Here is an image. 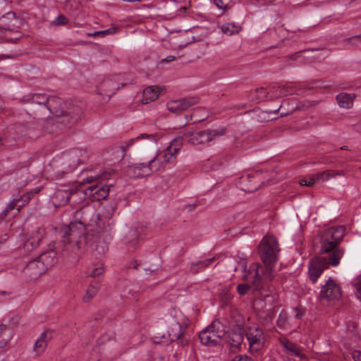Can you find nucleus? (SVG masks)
<instances>
[{
  "mask_svg": "<svg viewBox=\"0 0 361 361\" xmlns=\"http://www.w3.org/2000/svg\"><path fill=\"white\" fill-rule=\"evenodd\" d=\"M345 233L343 226L330 227L322 231L314 240V248L320 256L312 258L308 264L309 277L315 283L324 270L329 266L337 267L345 254L340 246Z\"/></svg>",
  "mask_w": 361,
  "mask_h": 361,
  "instance_id": "f257e3e1",
  "label": "nucleus"
},
{
  "mask_svg": "<svg viewBox=\"0 0 361 361\" xmlns=\"http://www.w3.org/2000/svg\"><path fill=\"white\" fill-rule=\"evenodd\" d=\"M279 251L276 238L271 235L264 236L259 245V254L266 268L264 269L257 263H253L247 271V266L243 264V280L252 282L256 289L263 288L264 283L274 278L272 267L277 262Z\"/></svg>",
  "mask_w": 361,
  "mask_h": 361,
  "instance_id": "f03ea898",
  "label": "nucleus"
},
{
  "mask_svg": "<svg viewBox=\"0 0 361 361\" xmlns=\"http://www.w3.org/2000/svg\"><path fill=\"white\" fill-rule=\"evenodd\" d=\"M59 242L63 259L71 265H75L84 253L87 244L85 223L82 221L71 222L61 229Z\"/></svg>",
  "mask_w": 361,
  "mask_h": 361,
  "instance_id": "7ed1b4c3",
  "label": "nucleus"
},
{
  "mask_svg": "<svg viewBox=\"0 0 361 361\" xmlns=\"http://www.w3.org/2000/svg\"><path fill=\"white\" fill-rule=\"evenodd\" d=\"M112 183L103 184L101 182L92 184L85 189L83 191L75 190H62L56 192V197L59 199L63 204L70 202L72 196L82 192L86 197H89L92 202H99L105 200L110 191V187Z\"/></svg>",
  "mask_w": 361,
  "mask_h": 361,
  "instance_id": "20e7f679",
  "label": "nucleus"
},
{
  "mask_svg": "<svg viewBox=\"0 0 361 361\" xmlns=\"http://www.w3.org/2000/svg\"><path fill=\"white\" fill-rule=\"evenodd\" d=\"M82 111L79 106H73L68 111V114L63 116H55L48 120L45 125V131L49 134H59L66 129L71 128L82 116Z\"/></svg>",
  "mask_w": 361,
  "mask_h": 361,
  "instance_id": "39448f33",
  "label": "nucleus"
},
{
  "mask_svg": "<svg viewBox=\"0 0 361 361\" xmlns=\"http://www.w3.org/2000/svg\"><path fill=\"white\" fill-rule=\"evenodd\" d=\"M85 150L75 149L64 154L59 166L54 170V177L56 180L63 178L72 173L79 164L85 161Z\"/></svg>",
  "mask_w": 361,
  "mask_h": 361,
  "instance_id": "423d86ee",
  "label": "nucleus"
},
{
  "mask_svg": "<svg viewBox=\"0 0 361 361\" xmlns=\"http://www.w3.org/2000/svg\"><path fill=\"white\" fill-rule=\"evenodd\" d=\"M341 296V292L339 286L331 278L322 286L318 295V298L322 302H326L329 304L334 303Z\"/></svg>",
  "mask_w": 361,
  "mask_h": 361,
  "instance_id": "0eeeda50",
  "label": "nucleus"
},
{
  "mask_svg": "<svg viewBox=\"0 0 361 361\" xmlns=\"http://www.w3.org/2000/svg\"><path fill=\"white\" fill-rule=\"evenodd\" d=\"M247 340L249 343L250 350L252 353H257L262 349L265 338L263 331L257 326L247 327L245 331Z\"/></svg>",
  "mask_w": 361,
  "mask_h": 361,
  "instance_id": "6e6552de",
  "label": "nucleus"
},
{
  "mask_svg": "<svg viewBox=\"0 0 361 361\" xmlns=\"http://www.w3.org/2000/svg\"><path fill=\"white\" fill-rule=\"evenodd\" d=\"M73 106H75L71 103H67L61 98L51 95L49 97L47 106H46V111L55 116H63L68 114V111Z\"/></svg>",
  "mask_w": 361,
  "mask_h": 361,
  "instance_id": "1a4fd4ad",
  "label": "nucleus"
},
{
  "mask_svg": "<svg viewBox=\"0 0 361 361\" xmlns=\"http://www.w3.org/2000/svg\"><path fill=\"white\" fill-rule=\"evenodd\" d=\"M199 101L200 98L198 97H184L168 102L167 108L169 111L180 114L182 111L197 104Z\"/></svg>",
  "mask_w": 361,
  "mask_h": 361,
  "instance_id": "9d476101",
  "label": "nucleus"
},
{
  "mask_svg": "<svg viewBox=\"0 0 361 361\" xmlns=\"http://www.w3.org/2000/svg\"><path fill=\"white\" fill-rule=\"evenodd\" d=\"M125 171L130 178H140L151 175L152 168L149 167L147 163H139L128 165Z\"/></svg>",
  "mask_w": 361,
  "mask_h": 361,
  "instance_id": "9b49d317",
  "label": "nucleus"
},
{
  "mask_svg": "<svg viewBox=\"0 0 361 361\" xmlns=\"http://www.w3.org/2000/svg\"><path fill=\"white\" fill-rule=\"evenodd\" d=\"M168 341H176L178 345H185L188 343L189 338L182 331L180 324L178 322H174L168 330V340L166 342Z\"/></svg>",
  "mask_w": 361,
  "mask_h": 361,
  "instance_id": "f8f14e48",
  "label": "nucleus"
},
{
  "mask_svg": "<svg viewBox=\"0 0 361 361\" xmlns=\"http://www.w3.org/2000/svg\"><path fill=\"white\" fill-rule=\"evenodd\" d=\"M47 271L39 260L35 258L30 261L23 269L24 274L30 280H35Z\"/></svg>",
  "mask_w": 361,
  "mask_h": 361,
  "instance_id": "ddd939ff",
  "label": "nucleus"
},
{
  "mask_svg": "<svg viewBox=\"0 0 361 361\" xmlns=\"http://www.w3.org/2000/svg\"><path fill=\"white\" fill-rule=\"evenodd\" d=\"M44 238V232L40 228L31 232L26 238L23 243V249L25 251L30 252L37 247Z\"/></svg>",
  "mask_w": 361,
  "mask_h": 361,
  "instance_id": "4468645a",
  "label": "nucleus"
},
{
  "mask_svg": "<svg viewBox=\"0 0 361 361\" xmlns=\"http://www.w3.org/2000/svg\"><path fill=\"white\" fill-rule=\"evenodd\" d=\"M36 258L44 267L46 271L52 267L58 261L56 252L52 248H49V250L44 251Z\"/></svg>",
  "mask_w": 361,
  "mask_h": 361,
  "instance_id": "2eb2a0df",
  "label": "nucleus"
},
{
  "mask_svg": "<svg viewBox=\"0 0 361 361\" xmlns=\"http://www.w3.org/2000/svg\"><path fill=\"white\" fill-rule=\"evenodd\" d=\"M49 97V95H47L46 94H29L27 95H25L24 97H23L20 101L23 103L37 104L40 107L46 110V106H47Z\"/></svg>",
  "mask_w": 361,
  "mask_h": 361,
  "instance_id": "dca6fc26",
  "label": "nucleus"
},
{
  "mask_svg": "<svg viewBox=\"0 0 361 361\" xmlns=\"http://www.w3.org/2000/svg\"><path fill=\"white\" fill-rule=\"evenodd\" d=\"M226 129L221 128L218 129H208L200 131L199 138L201 144L208 143L213 140L225 135Z\"/></svg>",
  "mask_w": 361,
  "mask_h": 361,
  "instance_id": "f3484780",
  "label": "nucleus"
},
{
  "mask_svg": "<svg viewBox=\"0 0 361 361\" xmlns=\"http://www.w3.org/2000/svg\"><path fill=\"white\" fill-rule=\"evenodd\" d=\"M259 174L257 173L254 175L253 173H248L246 176H242L238 180L239 185L242 186L241 189L245 192H252L257 190L258 185H253L252 182L258 178Z\"/></svg>",
  "mask_w": 361,
  "mask_h": 361,
  "instance_id": "a211bd4d",
  "label": "nucleus"
},
{
  "mask_svg": "<svg viewBox=\"0 0 361 361\" xmlns=\"http://www.w3.org/2000/svg\"><path fill=\"white\" fill-rule=\"evenodd\" d=\"M199 338L201 343L204 345L216 346L220 343L219 338H217L208 326L200 332Z\"/></svg>",
  "mask_w": 361,
  "mask_h": 361,
  "instance_id": "6ab92c4d",
  "label": "nucleus"
},
{
  "mask_svg": "<svg viewBox=\"0 0 361 361\" xmlns=\"http://www.w3.org/2000/svg\"><path fill=\"white\" fill-rule=\"evenodd\" d=\"M245 331L239 326L233 329L228 335V343L231 348H238L240 347L244 340Z\"/></svg>",
  "mask_w": 361,
  "mask_h": 361,
  "instance_id": "aec40b11",
  "label": "nucleus"
},
{
  "mask_svg": "<svg viewBox=\"0 0 361 361\" xmlns=\"http://www.w3.org/2000/svg\"><path fill=\"white\" fill-rule=\"evenodd\" d=\"M52 338V331L50 330H47L43 331L34 345V350L37 354H42L46 349L47 346L48 342Z\"/></svg>",
  "mask_w": 361,
  "mask_h": 361,
  "instance_id": "412c9836",
  "label": "nucleus"
},
{
  "mask_svg": "<svg viewBox=\"0 0 361 361\" xmlns=\"http://www.w3.org/2000/svg\"><path fill=\"white\" fill-rule=\"evenodd\" d=\"M355 97L356 95L353 93L341 92L336 96V99L341 108L349 109L353 107Z\"/></svg>",
  "mask_w": 361,
  "mask_h": 361,
  "instance_id": "4be33fe9",
  "label": "nucleus"
},
{
  "mask_svg": "<svg viewBox=\"0 0 361 361\" xmlns=\"http://www.w3.org/2000/svg\"><path fill=\"white\" fill-rule=\"evenodd\" d=\"M13 336V329L8 327L7 324L0 325V349L4 348L8 345Z\"/></svg>",
  "mask_w": 361,
  "mask_h": 361,
  "instance_id": "5701e85b",
  "label": "nucleus"
},
{
  "mask_svg": "<svg viewBox=\"0 0 361 361\" xmlns=\"http://www.w3.org/2000/svg\"><path fill=\"white\" fill-rule=\"evenodd\" d=\"M280 343L289 354L298 357H301L302 355L300 348L297 344L289 341L288 338H281L280 340Z\"/></svg>",
  "mask_w": 361,
  "mask_h": 361,
  "instance_id": "b1692460",
  "label": "nucleus"
},
{
  "mask_svg": "<svg viewBox=\"0 0 361 361\" xmlns=\"http://www.w3.org/2000/svg\"><path fill=\"white\" fill-rule=\"evenodd\" d=\"M160 89L158 86H151L143 90L142 102L148 104L156 99L159 94Z\"/></svg>",
  "mask_w": 361,
  "mask_h": 361,
  "instance_id": "393cba45",
  "label": "nucleus"
},
{
  "mask_svg": "<svg viewBox=\"0 0 361 361\" xmlns=\"http://www.w3.org/2000/svg\"><path fill=\"white\" fill-rule=\"evenodd\" d=\"M277 326L282 330H288L291 328L290 317L285 310H282L278 317Z\"/></svg>",
  "mask_w": 361,
  "mask_h": 361,
  "instance_id": "a878e982",
  "label": "nucleus"
},
{
  "mask_svg": "<svg viewBox=\"0 0 361 361\" xmlns=\"http://www.w3.org/2000/svg\"><path fill=\"white\" fill-rule=\"evenodd\" d=\"M209 329L212 331L214 334L219 338V341L225 336L226 329L224 325L219 320L214 321L208 326Z\"/></svg>",
  "mask_w": 361,
  "mask_h": 361,
  "instance_id": "bb28decb",
  "label": "nucleus"
},
{
  "mask_svg": "<svg viewBox=\"0 0 361 361\" xmlns=\"http://www.w3.org/2000/svg\"><path fill=\"white\" fill-rule=\"evenodd\" d=\"M215 260L214 257L206 259L204 260L199 261L196 263H192L191 264L190 270L194 274L198 273L200 271H202L212 263H213Z\"/></svg>",
  "mask_w": 361,
  "mask_h": 361,
  "instance_id": "cd10ccee",
  "label": "nucleus"
},
{
  "mask_svg": "<svg viewBox=\"0 0 361 361\" xmlns=\"http://www.w3.org/2000/svg\"><path fill=\"white\" fill-rule=\"evenodd\" d=\"M116 85L111 79H105L100 85V90L108 92V96L110 97L111 94L115 93V90L117 89Z\"/></svg>",
  "mask_w": 361,
  "mask_h": 361,
  "instance_id": "c85d7f7f",
  "label": "nucleus"
},
{
  "mask_svg": "<svg viewBox=\"0 0 361 361\" xmlns=\"http://www.w3.org/2000/svg\"><path fill=\"white\" fill-rule=\"evenodd\" d=\"M8 20H11V22L12 21L17 22L18 19L16 18L15 14L13 13H8L6 16H4L2 17V18L1 19V25L4 26V29H5L6 30H13L15 23H13L11 25H10V24L7 25L6 23Z\"/></svg>",
  "mask_w": 361,
  "mask_h": 361,
  "instance_id": "c756f323",
  "label": "nucleus"
},
{
  "mask_svg": "<svg viewBox=\"0 0 361 361\" xmlns=\"http://www.w3.org/2000/svg\"><path fill=\"white\" fill-rule=\"evenodd\" d=\"M161 157H159V155H157L147 161V165L149 168H152V173L159 171L162 167L163 161L161 160Z\"/></svg>",
  "mask_w": 361,
  "mask_h": 361,
  "instance_id": "7c9ffc66",
  "label": "nucleus"
},
{
  "mask_svg": "<svg viewBox=\"0 0 361 361\" xmlns=\"http://www.w3.org/2000/svg\"><path fill=\"white\" fill-rule=\"evenodd\" d=\"M109 173H107L106 172H104V173H102L101 175H90V176H87L86 178H83L82 179V183H93L94 181H97L99 179H101L102 180H109Z\"/></svg>",
  "mask_w": 361,
  "mask_h": 361,
  "instance_id": "2f4dec72",
  "label": "nucleus"
},
{
  "mask_svg": "<svg viewBox=\"0 0 361 361\" xmlns=\"http://www.w3.org/2000/svg\"><path fill=\"white\" fill-rule=\"evenodd\" d=\"M176 152L172 151L171 148L167 147L165 150L163 152V154L161 157L164 159V162L165 163H173L176 159L177 156Z\"/></svg>",
  "mask_w": 361,
  "mask_h": 361,
  "instance_id": "473e14b6",
  "label": "nucleus"
},
{
  "mask_svg": "<svg viewBox=\"0 0 361 361\" xmlns=\"http://www.w3.org/2000/svg\"><path fill=\"white\" fill-rule=\"evenodd\" d=\"M221 30L224 33L231 35L234 33H238L240 29L239 26L235 25L234 23H228L222 25Z\"/></svg>",
  "mask_w": 361,
  "mask_h": 361,
  "instance_id": "72a5a7b5",
  "label": "nucleus"
},
{
  "mask_svg": "<svg viewBox=\"0 0 361 361\" xmlns=\"http://www.w3.org/2000/svg\"><path fill=\"white\" fill-rule=\"evenodd\" d=\"M20 317L18 315H14L10 318H5L2 320V324H7L8 327L13 330L20 323Z\"/></svg>",
  "mask_w": 361,
  "mask_h": 361,
  "instance_id": "f704fd0d",
  "label": "nucleus"
},
{
  "mask_svg": "<svg viewBox=\"0 0 361 361\" xmlns=\"http://www.w3.org/2000/svg\"><path fill=\"white\" fill-rule=\"evenodd\" d=\"M183 139H184L183 137H176L171 142L170 145L168 147L169 148H171L173 153L174 152L178 153L181 149L182 145H183Z\"/></svg>",
  "mask_w": 361,
  "mask_h": 361,
  "instance_id": "c9c22d12",
  "label": "nucleus"
},
{
  "mask_svg": "<svg viewBox=\"0 0 361 361\" xmlns=\"http://www.w3.org/2000/svg\"><path fill=\"white\" fill-rule=\"evenodd\" d=\"M97 293V286L91 285L87 290L86 294L83 298V301L88 302Z\"/></svg>",
  "mask_w": 361,
  "mask_h": 361,
  "instance_id": "e433bc0d",
  "label": "nucleus"
},
{
  "mask_svg": "<svg viewBox=\"0 0 361 361\" xmlns=\"http://www.w3.org/2000/svg\"><path fill=\"white\" fill-rule=\"evenodd\" d=\"M332 176L333 175H331V172L330 171H324L316 173V180H317V183L327 181L332 178Z\"/></svg>",
  "mask_w": 361,
  "mask_h": 361,
  "instance_id": "4c0bfd02",
  "label": "nucleus"
},
{
  "mask_svg": "<svg viewBox=\"0 0 361 361\" xmlns=\"http://www.w3.org/2000/svg\"><path fill=\"white\" fill-rule=\"evenodd\" d=\"M247 283H240L239 284L237 288H236V290L237 292L240 295H245L248 290H250V285L249 283H251V286L253 287V288L255 290H257L256 288H255V287L253 286L252 282L250 281H247V280H245Z\"/></svg>",
  "mask_w": 361,
  "mask_h": 361,
  "instance_id": "58836bf2",
  "label": "nucleus"
},
{
  "mask_svg": "<svg viewBox=\"0 0 361 361\" xmlns=\"http://www.w3.org/2000/svg\"><path fill=\"white\" fill-rule=\"evenodd\" d=\"M89 275L91 277H97L102 275L104 272L103 264H99L97 267L90 268L88 271Z\"/></svg>",
  "mask_w": 361,
  "mask_h": 361,
  "instance_id": "ea45409f",
  "label": "nucleus"
},
{
  "mask_svg": "<svg viewBox=\"0 0 361 361\" xmlns=\"http://www.w3.org/2000/svg\"><path fill=\"white\" fill-rule=\"evenodd\" d=\"M255 92L257 94L256 99L257 100H263L267 98L268 97V92H267L266 89L263 87L256 89Z\"/></svg>",
  "mask_w": 361,
  "mask_h": 361,
  "instance_id": "a19ab883",
  "label": "nucleus"
},
{
  "mask_svg": "<svg viewBox=\"0 0 361 361\" xmlns=\"http://www.w3.org/2000/svg\"><path fill=\"white\" fill-rule=\"evenodd\" d=\"M116 28L115 27H113V28H109V29H106V30H101V31H96L94 32V33L92 34H90V36H97V35H100V36H105L106 35H112L114 33H115L116 32Z\"/></svg>",
  "mask_w": 361,
  "mask_h": 361,
  "instance_id": "79ce46f5",
  "label": "nucleus"
},
{
  "mask_svg": "<svg viewBox=\"0 0 361 361\" xmlns=\"http://www.w3.org/2000/svg\"><path fill=\"white\" fill-rule=\"evenodd\" d=\"M68 19L63 15H59L53 22L54 25H64L67 24Z\"/></svg>",
  "mask_w": 361,
  "mask_h": 361,
  "instance_id": "37998d69",
  "label": "nucleus"
},
{
  "mask_svg": "<svg viewBox=\"0 0 361 361\" xmlns=\"http://www.w3.org/2000/svg\"><path fill=\"white\" fill-rule=\"evenodd\" d=\"M195 131L193 128H186L182 131V134L183 135V138L187 140L189 143V140L194 136Z\"/></svg>",
  "mask_w": 361,
  "mask_h": 361,
  "instance_id": "c03bdc74",
  "label": "nucleus"
},
{
  "mask_svg": "<svg viewBox=\"0 0 361 361\" xmlns=\"http://www.w3.org/2000/svg\"><path fill=\"white\" fill-rule=\"evenodd\" d=\"M295 312V318L298 319H302L305 314V311L301 306H298L293 309Z\"/></svg>",
  "mask_w": 361,
  "mask_h": 361,
  "instance_id": "a18cd8bd",
  "label": "nucleus"
},
{
  "mask_svg": "<svg viewBox=\"0 0 361 361\" xmlns=\"http://www.w3.org/2000/svg\"><path fill=\"white\" fill-rule=\"evenodd\" d=\"M18 202V200H13L12 202H11L6 207V208L4 210V212H2V215L4 216H6L7 215V213L10 211V210H12V209H14L16 206V203Z\"/></svg>",
  "mask_w": 361,
  "mask_h": 361,
  "instance_id": "49530a36",
  "label": "nucleus"
},
{
  "mask_svg": "<svg viewBox=\"0 0 361 361\" xmlns=\"http://www.w3.org/2000/svg\"><path fill=\"white\" fill-rule=\"evenodd\" d=\"M200 131L195 133L194 136L189 140V143L193 145H201L200 140Z\"/></svg>",
  "mask_w": 361,
  "mask_h": 361,
  "instance_id": "de8ad7c7",
  "label": "nucleus"
},
{
  "mask_svg": "<svg viewBox=\"0 0 361 361\" xmlns=\"http://www.w3.org/2000/svg\"><path fill=\"white\" fill-rule=\"evenodd\" d=\"M214 4L220 9H224L226 7V2L224 0H212Z\"/></svg>",
  "mask_w": 361,
  "mask_h": 361,
  "instance_id": "09e8293b",
  "label": "nucleus"
},
{
  "mask_svg": "<svg viewBox=\"0 0 361 361\" xmlns=\"http://www.w3.org/2000/svg\"><path fill=\"white\" fill-rule=\"evenodd\" d=\"M307 186L310 187L313 185L314 183H317V180H316V173L310 175L307 177Z\"/></svg>",
  "mask_w": 361,
  "mask_h": 361,
  "instance_id": "8fccbe9b",
  "label": "nucleus"
},
{
  "mask_svg": "<svg viewBox=\"0 0 361 361\" xmlns=\"http://www.w3.org/2000/svg\"><path fill=\"white\" fill-rule=\"evenodd\" d=\"M353 357L355 361H361V351L353 352Z\"/></svg>",
  "mask_w": 361,
  "mask_h": 361,
  "instance_id": "3c124183",
  "label": "nucleus"
},
{
  "mask_svg": "<svg viewBox=\"0 0 361 361\" xmlns=\"http://www.w3.org/2000/svg\"><path fill=\"white\" fill-rule=\"evenodd\" d=\"M233 361H252L250 358L247 357H243L242 356H235Z\"/></svg>",
  "mask_w": 361,
  "mask_h": 361,
  "instance_id": "603ef678",
  "label": "nucleus"
},
{
  "mask_svg": "<svg viewBox=\"0 0 361 361\" xmlns=\"http://www.w3.org/2000/svg\"><path fill=\"white\" fill-rule=\"evenodd\" d=\"M145 137H150L151 139L154 138V136L152 134H147V133H142L139 136L136 137L137 140L143 139Z\"/></svg>",
  "mask_w": 361,
  "mask_h": 361,
  "instance_id": "864d4df0",
  "label": "nucleus"
},
{
  "mask_svg": "<svg viewBox=\"0 0 361 361\" xmlns=\"http://www.w3.org/2000/svg\"><path fill=\"white\" fill-rule=\"evenodd\" d=\"M330 171L331 172V175H333L332 178H335L337 176H341L345 175V173L343 171Z\"/></svg>",
  "mask_w": 361,
  "mask_h": 361,
  "instance_id": "5fc2aeb1",
  "label": "nucleus"
},
{
  "mask_svg": "<svg viewBox=\"0 0 361 361\" xmlns=\"http://www.w3.org/2000/svg\"><path fill=\"white\" fill-rule=\"evenodd\" d=\"M128 234L130 237L135 238V239L137 238V231L135 229L130 230Z\"/></svg>",
  "mask_w": 361,
  "mask_h": 361,
  "instance_id": "6e6d98bb",
  "label": "nucleus"
},
{
  "mask_svg": "<svg viewBox=\"0 0 361 361\" xmlns=\"http://www.w3.org/2000/svg\"><path fill=\"white\" fill-rule=\"evenodd\" d=\"M348 41L353 45H358V44H361V42H360L357 40H353L352 37L348 38Z\"/></svg>",
  "mask_w": 361,
  "mask_h": 361,
  "instance_id": "4d7b16f0",
  "label": "nucleus"
},
{
  "mask_svg": "<svg viewBox=\"0 0 361 361\" xmlns=\"http://www.w3.org/2000/svg\"><path fill=\"white\" fill-rule=\"evenodd\" d=\"M355 287L357 292H359L361 294V280L355 283Z\"/></svg>",
  "mask_w": 361,
  "mask_h": 361,
  "instance_id": "13d9d810",
  "label": "nucleus"
},
{
  "mask_svg": "<svg viewBox=\"0 0 361 361\" xmlns=\"http://www.w3.org/2000/svg\"><path fill=\"white\" fill-rule=\"evenodd\" d=\"M307 178H302L300 180V184L301 185H305V186H307Z\"/></svg>",
  "mask_w": 361,
  "mask_h": 361,
  "instance_id": "bf43d9fd",
  "label": "nucleus"
},
{
  "mask_svg": "<svg viewBox=\"0 0 361 361\" xmlns=\"http://www.w3.org/2000/svg\"><path fill=\"white\" fill-rule=\"evenodd\" d=\"M174 59H175L174 56H169L166 59H163L162 61H166V62H171V61H173Z\"/></svg>",
  "mask_w": 361,
  "mask_h": 361,
  "instance_id": "052dcab7",
  "label": "nucleus"
},
{
  "mask_svg": "<svg viewBox=\"0 0 361 361\" xmlns=\"http://www.w3.org/2000/svg\"><path fill=\"white\" fill-rule=\"evenodd\" d=\"M286 104H288V102L287 100H283L282 102V104L280 106V107L279 109H277L276 111H274V112H276V111H279L280 109L283 108L284 106V105Z\"/></svg>",
  "mask_w": 361,
  "mask_h": 361,
  "instance_id": "680f3d73",
  "label": "nucleus"
},
{
  "mask_svg": "<svg viewBox=\"0 0 361 361\" xmlns=\"http://www.w3.org/2000/svg\"><path fill=\"white\" fill-rule=\"evenodd\" d=\"M352 39L353 40H357L360 42H361V34L359 35H356V36L352 37Z\"/></svg>",
  "mask_w": 361,
  "mask_h": 361,
  "instance_id": "e2e57ef3",
  "label": "nucleus"
},
{
  "mask_svg": "<svg viewBox=\"0 0 361 361\" xmlns=\"http://www.w3.org/2000/svg\"><path fill=\"white\" fill-rule=\"evenodd\" d=\"M140 266V264H138L137 263V262H134L132 263V267L135 269H138V267Z\"/></svg>",
  "mask_w": 361,
  "mask_h": 361,
  "instance_id": "0e129e2a",
  "label": "nucleus"
},
{
  "mask_svg": "<svg viewBox=\"0 0 361 361\" xmlns=\"http://www.w3.org/2000/svg\"><path fill=\"white\" fill-rule=\"evenodd\" d=\"M286 94L285 93V91H284V89L282 88L280 91V94H279V96L281 97H283V96H286Z\"/></svg>",
  "mask_w": 361,
  "mask_h": 361,
  "instance_id": "69168bd1",
  "label": "nucleus"
},
{
  "mask_svg": "<svg viewBox=\"0 0 361 361\" xmlns=\"http://www.w3.org/2000/svg\"><path fill=\"white\" fill-rule=\"evenodd\" d=\"M196 205L195 204H189L188 205V207L189 210H192L195 209Z\"/></svg>",
  "mask_w": 361,
  "mask_h": 361,
  "instance_id": "338daca9",
  "label": "nucleus"
},
{
  "mask_svg": "<svg viewBox=\"0 0 361 361\" xmlns=\"http://www.w3.org/2000/svg\"><path fill=\"white\" fill-rule=\"evenodd\" d=\"M133 298L135 300H138V298H137V292L133 293Z\"/></svg>",
  "mask_w": 361,
  "mask_h": 361,
  "instance_id": "774afa93",
  "label": "nucleus"
}]
</instances>
